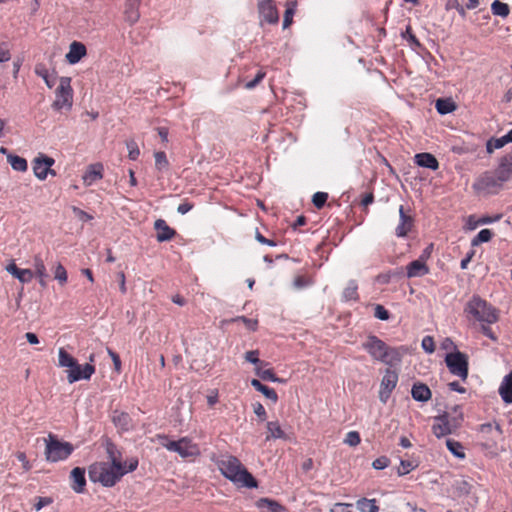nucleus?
I'll return each instance as SVG.
<instances>
[{"mask_svg":"<svg viewBox=\"0 0 512 512\" xmlns=\"http://www.w3.org/2000/svg\"><path fill=\"white\" fill-rule=\"evenodd\" d=\"M401 37L409 43L412 49L416 50L422 48V44L414 35L410 25L406 26L405 31L401 33Z\"/></svg>","mask_w":512,"mask_h":512,"instance_id":"obj_37","label":"nucleus"},{"mask_svg":"<svg viewBox=\"0 0 512 512\" xmlns=\"http://www.w3.org/2000/svg\"><path fill=\"white\" fill-rule=\"evenodd\" d=\"M494 236V233L490 229H482L478 232V234L471 240V245L473 247L479 246L482 243L489 242L492 237Z\"/></svg>","mask_w":512,"mask_h":512,"instance_id":"obj_39","label":"nucleus"},{"mask_svg":"<svg viewBox=\"0 0 512 512\" xmlns=\"http://www.w3.org/2000/svg\"><path fill=\"white\" fill-rule=\"evenodd\" d=\"M266 73L262 70H259L256 74V76L254 77V79H252L251 81H248L246 84H245V87L247 89H253L255 88L265 77Z\"/></svg>","mask_w":512,"mask_h":512,"instance_id":"obj_57","label":"nucleus"},{"mask_svg":"<svg viewBox=\"0 0 512 512\" xmlns=\"http://www.w3.org/2000/svg\"><path fill=\"white\" fill-rule=\"evenodd\" d=\"M255 238L259 243L264 244V245H268L271 247H275L277 245V243L274 240L267 239L259 231L256 232Z\"/></svg>","mask_w":512,"mask_h":512,"instance_id":"obj_63","label":"nucleus"},{"mask_svg":"<svg viewBox=\"0 0 512 512\" xmlns=\"http://www.w3.org/2000/svg\"><path fill=\"white\" fill-rule=\"evenodd\" d=\"M55 160L45 154H39L32 163L34 175L39 180H45L49 174V168L52 167Z\"/></svg>","mask_w":512,"mask_h":512,"instance_id":"obj_14","label":"nucleus"},{"mask_svg":"<svg viewBox=\"0 0 512 512\" xmlns=\"http://www.w3.org/2000/svg\"><path fill=\"white\" fill-rule=\"evenodd\" d=\"M155 167L158 171L167 170L169 167V161L164 151H157L154 154Z\"/></svg>","mask_w":512,"mask_h":512,"instance_id":"obj_44","label":"nucleus"},{"mask_svg":"<svg viewBox=\"0 0 512 512\" xmlns=\"http://www.w3.org/2000/svg\"><path fill=\"white\" fill-rule=\"evenodd\" d=\"M167 450L178 453L182 458L193 457L199 453L196 445L187 438L183 437L178 441H168L162 444Z\"/></svg>","mask_w":512,"mask_h":512,"instance_id":"obj_10","label":"nucleus"},{"mask_svg":"<svg viewBox=\"0 0 512 512\" xmlns=\"http://www.w3.org/2000/svg\"><path fill=\"white\" fill-rule=\"evenodd\" d=\"M421 345H422L423 350L427 353H433L435 351L434 340L431 336H425L422 339Z\"/></svg>","mask_w":512,"mask_h":512,"instance_id":"obj_55","label":"nucleus"},{"mask_svg":"<svg viewBox=\"0 0 512 512\" xmlns=\"http://www.w3.org/2000/svg\"><path fill=\"white\" fill-rule=\"evenodd\" d=\"M297 9V1L290 0L286 2V10L283 17V29L288 28L293 22V16Z\"/></svg>","mask_w":512,"mask_h":512,"instance_id":"obj_33","label":"nucleus"},{"mask_svg":"<svg viewBox=\"0 0 512 512\" xmlns=\"http://www.w3.org/2000/svg\"><path fill=\"white\" fill-rule=\"evenodd\" d=\"M446 446H447L448 450L457 458L462 459L465 457V453L463 451V446L461 445V443L451 440V439H448L446 441Z\"/></svg>","mask_w":512,"mask_h":512,"instance_id":"obj_45","label":"nucleus"},{"mask_svg":"<svg viewBox=\"0 0 512 512\" xmlns=\"http://www.w3.org/2000/svg\"><path fill=\"white\" fill-rule=\"evenodd\" d=\"M398 382V373L391 369H386L385 373L382 377L380 390H379V398L382 402H387L390 398V395L394 388L396 387Z\"/></svg>","mask_w":512,"mask_h":512,"instance_id":"obj_11","label":"nucleus"},{"mask_svg":"<svg viewBox=\"0 0 512 512\" xmlns=\"http://www.w3.org/2000/svg\"><path fill=\"white\" fill-rule=\"evenodd\" d=\"M87 54L86 46L78 41H73L69 46L66 54V61L71 64H77Z\"/></svg>","mask_w":512,"mask_h":512,"instance_id":"obj_17","label":"nucleus"},{"mask_svg":"<svg viewBox=\"0 0 512 512\" xmlns=\"http://www.w3.org/2000/svg\"><path fill=\"white\" fill-rule=\"evenodd\" d=\"M480 432L483 434H491L492 439H496L497 436L502 434L501 424L495 420L490 423L482 424L480 426Z\"/></svg>","mask_w":512,"mask_h":512,"instance_id":"obj_34","label":"nucleus"},{"mask_svg":"<svg viewBox=\"0 0 512 512\" xmlns=\"http://www.w3.org/2000/svg\"><path fill=\"white\" fill-rule=\"evenodd\" d=\"M350 506H351V504H347V503H336L330 511L331 512H352L348 509Z\"/></svg>","mask_w":512,"mask_h":512,"instance_id":"obj_64","label":"nucleus"},{"mask_svg":"<svg viewBox=\"0 0 512 512\" xmlns=\"http://www.w3.org/2000/svg\"><path fill=\"white\" fill-rule=\"evenodd\" d=\"M415 163L420 167L428 168L433 171L439 168V162L436 157L433 154L427 152L416 154Z\"/></svg>","mask_w":512,"mask_h":512,"instance_id":"obj_23","label":"nucleus"},{"mask_svg":"<svg viewBox=\"0 0 512 512\" xmlns=\"http://www.w3.org/2000/svg\"><path fill=\"white\" fill-rule=\"evenodd\" d=\"M260 25L264 23L276 25L279 22V13L274 0H260L257 5Z\"/></svg>","mask_w":512,"mask_h":512,"instance_id":"obj_9","label":"nucleus"},{"mask_svg":"<svg viewBox=\"0 0 512 512\" xmlns=\"http://www.w3.org/2000/svg\"><path fill=\"white\" fill-rule=\"evenodd\" d=\"M6 270L23 284L29 283L33 278V272L30 269H21L13 262L6 267Z\"/></svg>","mask_w":512,"mask_h":512,"instance_id":"obj_24","label":"nucleus"},{"mask_svg":"<svg viewBox=\"0 0 512 512\" xmlns=\"http://www.w3.org/2000/svg\"><path fill=\"white\" fill-rule=\"evenodd\" d=\"M107 353H108V355L110 356V358H111V360L113 362L114 370L117 373H120L121 369H122V363H121L120 356L115 351H113L110 348H107Z\"/></svg>","mask_w":512,"mask_h":512,"instance_id":"obj_54","label":"nucleus"},{"mask_svg":"<svg viewBox=\"0 0 512 512\" xmlns=\"http://www.w3.org/2000/svg\"><path fill=\"white\" fill-rule=\"evenodd\" d=\"M390 463V460L386 456H381L377 459H375L372 463V467L376 470H382L386 468Z\"/></svg>","mask_w":512,"mask_h":512,"instance_id":"obj_58","label":"nucleus"},{"mask_svg":"<svg viewBox=\"0 0 512 512\" xmlns=\"http://www.w3.org/2000/svg\"><path fill=\"white\" fill-rule=\"evenodd\" d=\"M435 108L440 115H446L454 112L457 105L452 98H439L435 102Z\"/></svg>","mask_w":512,"mask_h":512,"instance_id":"obj_28","label":"nucleus"},{"mask_svg":"<svg viewBox=\"0 0 512 512\" xmlns=\"http://www.w3.org/2000/svg\"><path fill=\"white\" fill-rule=\"evenodd\" d=\"M264 366L255 367V374L260 377L264 381L276 382L278 381V377L273 372L272 369H263Z\"/></svg>","mask_w":512,"mask_h":512,"instance_id":"obj_43","label":"nucleus"},{"mask_svg":"<svg viewBox=\"0 0 512 512\" xmlns=\"http://www.w3.org/2000/svg\"><path fill=\"white\" fill-rule=\"evenodd\" d=\"M228 322H242L249 331H255L258 327V321L256 319H251L246 316H237Z\"/></svg>","mask_w":512,"mask_h":512,"instance_id":"obj_46","label":"nucleus"},{"mask_svg":"<svg viewBox=\"0 0 512 512\" xmlns=\"http://www.w3.org/2000/svg\"><path fill=\"white\" fill-rule=\"evenodd\" d=\"M429 267L420 259L410 262L406 267L408 278L422 277L429 273Z\"/></svg>","mask_w":512,"mask_h":512,"instance_id":"obj_21","label":"nucleus"},{"mask_svg":"<svg viewBox=\"0 0 512 512\" xmlns=\"http://www.w3.org/2000/svg\"><path fill=\"white\" fill-rule=\"evenodd\" d=\"M503 183L495 172L486 171L474 181L472 188L478 194H496L502 188Z\"/></svg>","mask_w":512,"mask_h":512,"instance_id":"obj_7","label":"nucleus"},{"mask_svg":"<svg viewBox=\"0 0 512 512\" xmlns=\"http://www.w3.org/2000/svg\"><path fill=\"white\" fill-rule=\"evenodd\" d=\"M356 507L360 512H378L379 507L375 499L362 498L357 501Z\"/></svg>","mask_w":512,"mask_h":512,"instance_id":"obj_36","label":"nucleus"},{"mask_svg":"<svg viewBox=\"0 0 512 512\" xmlns=\"http://www.w3.org/2000/svg\"><path fill=\"white\" fill-rule=\"evenodd\" d=\"M67 379L69 383H74L79 380H88L95 373V366L86 363L84 365H80L76 362V365H73L68 371Z\"/></svg>","mask_w":512,"mask_h":512,"instance_id":"obj_13","label":"nucleus"},{"mask_svg":"<svg viewBox=\"0 0 512 512\" xmlns=\"http://www.w3.org/2000/svg\"><path fill=\"white\" fill-rule=\"evenodd\" d=\"M59 366L71 368L73 365H76L77 360L70 355L64 348L59 349Z\"/></svg>","mask_w":512,"mask_h":512,"instance_id":"obj_40","label":"nucleus"},{"mask_svg":"<svg viewBox=\"0 0 512 512\" xmlns=\"http://www.w3.org/2000/svg\"><path fill=\"white\" fill-rule=\"evenodd\" d=\"M465 312L475 320L488 325L499 319L498 310L478 295H474L466 304Z\"/></svg>","mask_w":512,"mask_h":512,"instance_id":"obj_4","label":"nucleus"},{"mask_svg":"<svg viewBox=\"0 0 512 512\" xmlns=\"http://www.w3.org/2000/svg\"><path fill=\"white\" fill-rule=\"evenodd\" d=\"M362 348L372 357L373 360L382 362L388 366L400 364L406 348L388 346L376 335L370 334L362 343Z\"/></svg>","mask_w":512,"mask_h":512,"instance_id":"obj_1","label":"nucleus"},{"mask_svg":"<svg viewBox=\"0 0 512 512\" xmlns=\"http://www.w3.org/2000/svg\"><path fill=\"white\" fill-rule=\"evenodd\" d=\"M413 224V218L407 215L404 211V206L401 205L399 207V224L395 229V233L397 237H406L410 232Z\"/></svg>","mask_w":512,"mask_h":512,"instance_id":"obj_18","label":"nucleus"},{"mask_svg":"<svg viewBox=\"0 0 512 512\" xmlns=\"http://www.w3.org/2000/svg\"><path fill=\"white\" fill-rule=\"evenodd\" d=\"M267 430L268 435L266 437V440H269L270 438L274 439H287V435L282 430L281 425L278 421H270L267 423Z\"/></svg>","mask_w":512,"mask_h":512,"instance_id":"obj_31","label":"nucleus"},{"mask_svg":"<svg viewBox=\"0 0 512 512\" xmlns=\"http://www.w3.org/2000/svg\"><path fill=\"white\" fill-rule=\"evenodd\" d=\"M502 218V214H496L494 216L484 215L478 218V223L481 225H487L499 221Z\"/></svg>","mask_w":512,"mask_h":512,"instance_id":"obj_59","label":"nucleus"},{"mask_svg":"<svg viewBox=\"0 0 512 512\" xmlns=\"http://www.w3.org/2000/svg\"><path fill=\"white\" fill-rule=\"evenodd\" d=\"M499 394L505 403H512V370L503 378Z\"/></svg>","mask_w":512,"mask_h":512,"instance_id":"obj_25","label":"nucleus"},{"mask_svg":"<svg viewBox=\"0 0 512 512\" xmlns=\"http://www.w3.org/2000/svg\"><path fill=\"white\" fill-rule=\"evenodd\" d=\"M218 467L221 473L236 485L247 488L257 487L255 478L236 457H222L218 461Z\"/></svg>","mask_w":512,"mask_h":512,"instance_id":"obj_2","label":"nucleus"},{"mask_svg":"<svg viewBox=\"0 0 512 512\" xmlns=\"http://www.w3.org/2000/svg\"><path fill=\"white\" fill-rule=\"evenodd\" d=\"M309 285H310V281L302 275L295 277V279L293 281V286L297 289H302Z\"/></svg>","mask_w":512,"mask_h":512,"instance_id":"obj_60","label":"nucleus"},{"mask_svg":"<svg viewBox=\"0 0 512 512\" xmlns=\"http://www.w3.org/2000/svg\"><path fill=\"white\" fill-rule=\"evenodd\" d=\"M485 324L486 323H482L481 325L482 334L491 339L492 341L496 342L498 340L497 335L492 331V329L488 325Z\"/></svg>","mask_w":512,"mask_h":512,"instance_id":"obj_62","label":"nucleus"},{"mask_svg":"<svg viewBox=\"0 0 512 512\" xmlns=\"http://www.w3.org/2000/svg\"><path fill=\"white\" fill-rule=\"evenodd\" d=\"M103 178V165L101 163L92 164L83 176V180L87 185H91L96 180Z\"/></svg>","mask_w":512,"mask_h":512,"instance_id":"obj_27","label":"nucleus"},{"mask_svg":"<svg viewBox=\"0 0 512 512\" xmlns=\"http://www.w3.org/2000/svg\"><path fill=\"white\" fill-rule=\"evenodd\" d=\"M259 355V350H250L244 354V359L255 367L268 366L267 362L260 360Z\"/></svg>","mask_w":512,"mask_h":512,"instance_id":"obj_42","label":"nucleus"},{"mask_svg":"<svg viewBox=\"0 0 512 512\" xmlns=\"http://www.w3.org/2000/svg\"><path fill=\"white\" fill-rule=\"evenodd\" d=\"M113 422L114 425L122 431L129 429V418H113Z\"/></svg>","mask_w":512,"mask_h":512,"instance_id":"obj_61","label":"nucleus"},{"mask_svg":"<svg viewBox=\"0 0 512 512\" xmlns=\"http://www.w3.org/2000/svg\"><path fill=\"white\" fill-rule=\"evenodd\" d=\"M102 446L106 450L110 463L114 464V467L122 466V454L109 438L103 439Z\"/></svg>","mask_w":512,"mask_h":512,"instance_id":"obj_20","label":"nucleus"},{"mask_svg":"<svg viewBox=\"0 0 512 512\" xmlns=\"http://www.w3.org/2000/svg\"><path fill=\"white\" fill-rule=\"evenodd\" d=\"M140 0H127L125 5V17L126 21L130 24H134L140 17L139 13Z\"/></svg>","mask_w":512,"mask_h":512,"instance_id":"obj_26","label":"nucleus"},{"mask_svg":"<svg viewBox=\"0 0 512 512\" xmlns=\"http://www.w3.org/2000/svg\"><path fill=\"white\" fill-rule=\"evenodd\" d=\"M454 348H456L454 346ZM445 363L449 372L465 381L469 372V358L468 355L455 349V351L447 353L445 356Z\"/></svg>","mask_w":512,"mask_h":512,"instance_id":"obj_5","label":"nucleus"},{"mask_svg":"<svg viewBox=\"0 0 512 512\" xmlns=\"http://www.w3.org/2000/svg\"><path fill=\"white\" fill-rule=\"evenodd\" d=\"M374 316L379 320L386 321L390 318V313L383 305L377 304L374 308Z\"/></svg>","mask_w":512,"mask_h":512,"instance_id":"obj_52","label":"nucleus"},{"mask_svg":"<svg viewBox=\"0 0 512 512\" xmlns=\"http://www.w3.org/2000/svg\"><path fill=\"white\" fill-rule=\"evenodd\" d=\"M257 508L262 512H282L284 508L277 501L269 498H260L256 502Z\"/></svg>","mask_w":512,"mask_h":512,"instance_id":"obj_29","label":"nucleus"},{"mask_svg":"<svg viewBox=\"0 0 512 512\" xmlns=\"http://www.w3.org/2000/svg\"><path fill=\"white\" fill-rule=\"evenodd\" d=\"M411 395L412 398L417 402H426L431 398L432 393L426 384L422 382H416L412 386Z\"/></svg>","mask_w":512,"mask_h":512,"instance_id":"obj_22","label":"nucleus"},{"mask_svg":"<svg viewBox=\"0 0 512 512\" xmlns=\"http://www.w3.org/2000/svg\"><path fill=\"white\" fill-rule=\"evenodd\" d=\"M251 385L259 392H261L266 398L272 400L273 402H276L278 399L277 393L273 388L268 387L267 385H264L260 380L258 379H252Z\"/></svg>","mask_w":512,"mask_h":512,"instance_id":"obj_30","label":"nucleus"},{"mask_svg":"<svg viewBox=\"0 0 512 512\" xmlns=\"http://www.w3.org/2000/svg\"><path fill=\"white\" fill-rule=\"evenodd\" d=\"M54 277L60 284L67 282V271L62 264H58L55 268Z\"/></svg>","mask_w":512,"mask_h":512,"instance_id":"obj_53","label":"nucleus"},{"mask_svg":"<svg viewBox=\"0 0 512 512\" xmlns=\"http://www.w3.org/2000/svg\"><path fill=\"white\" fill-rule=\"evenodd\" d=\"M328 199V193L316 192L312 197V203L317 209H321L325 206Z\"/></svg>","mask_w":512,"mask_h":512,"instance_id":"obj_51","label":"nucleus"},{"mask_svg":"<svg viewBox=\"0 0 512 512\" xmlns=\"http://www.w3.org/2000/svg\"><path fill=\"white\" fill-rule=\"evenodd\" d=\"M7 160L9 162V164L11 165V167L15 171L25 172L28 169L27 161L23 157H20L18 155L9 154L7 156Z\"/></svg>","mask_w":512,"mask_h":512,"instance_id":"obj_35","label":"nucleus"},{"mask_svg":"<svg viewBox=\"0 0 512 512\" xmlns=\"http://www.w3.org/2000/svg\"><path fill=\"white\" fill-rule=\"evenodd\" d=\"M34 73L43 79L48 88L51 89L55 86L57 81V72L55 69L50 72L44 63L39 62L36 63L34 67Z\"/></svg>","mask_w":512,"mask_h":512,"instance_id":"obj_16","label":"nucleus"},{"mask_svg":"<svg viewBox=\"0 0 512 512\" xmlns=\"http://www.w3.org/2000/svg\"><path fill=\"white\" fill-rule=\"evenodd\" d=\"M35 272L37 277L39 278V283L42 287L46 286V278L48 274L46 272V267L44 262L40 258H35Z\"/></svg>","mask_w":512,"mask_h":512,"instance_id":"obj_41","label":"nucleus"},{"mask_svg":"<svg viewBox=\"0 0 512 512\" xmlns=\"http://www.w3.org/2000/svg\"><path fill=\"white\" fill-rule=\"evenodd\" d=\"M342 299L343 301H357L359 299L358 285L355 280L348 282L347 287L343 290Z\"/></svg>","mask_w":512,"mask_h":512,"instance_id":"obj_32","label":"nucleus"},{"mask_svg":"<svg viewBox=\"0 0 512 512\" xmlns=\"http://www.w3.org/2000/svg\"><path fill=\"white\" fill-rule=\"evenodd\" d=\"M60 84L55 91L56 99L52 103V108L55 111L62 109L71 110L73 105V89L71 87V78L61 77Z\"/></svg>","mask_w":512,"mask_h":512,"instance_id":"obj_6","label":"nucleus"},{"mask_svg":"<svg viewBox=\"0 0 512 512\" xmlns=\"http://www.w3.org/2000/svg\"><path fill=\"white\" fill-rule=\"evenodd\" d=\"M71 488L76 493H83L86 486L85 469L75 467L70 472Z\"/></svg>","mask_w":512,"mask_h":512,"instance_id":"obj_19","label":"nucleus"},{"mask_svg":"<svg viewBox=\"0 0 512 512\" xmlns=\"http://www.w3.org/2000/svg\"><path fill=\"white\" fill-rule=\"evenodd\" d=\"M417 467V464H415L412 461L409 460H401L400 466L397 469L398 476H404L414 470Z\"/></svg>","mask_w":512,"mask_h":512,"instance_id":"obj_49","label":"nucleus"},{"mask_svg":"<svg viewBox=\"0 0 512 512\" xmlns=\"http://www.w3.org/2000/svg\"><path fill=\"white\" fill-rule=\"evenodd\" d=\"M432 430L436 437H444L455 432L460 426V418H435Z\"/></svg>","mask_w":512,"mask_h":512,"instance_id":"obj_12","label":"nucleus"},{"mask_svg":"<svg viewBox=\"0 0 512 512\" xmlns=\"http://www.w3.org/2000/svg\"><path fill=\"white\" fill-rule=\"evenodd\" d=\"M491 11L494 15L506 18L510 13V8L507 3L499 0H494L491 4Z\"/></svg>","mask_w":512,"mask_h":512,"instance_id":"obj_38","label":"nucleus"},{"mask_svg":"<svg viewBox=\"0 0 512 512\" xmlns=\"http://www.w3.org/2000/svg\"><path fill=\"white\" fill-rule=\"evenodd\" d=\"M154 229L157 231L158 242L169 241L176 235V230L171 228L164 219H157L154 222Z\"/></svg>","mask_w":512,"mask_h":512,"instance_id":"obj_15","label":"nucleus"},{"mask_svg":"<svg viewBox=\"0 0 512 512\" xmlns=\"http://www.w3.org/2000/svg\"><path fill=\"white\" fill-rule=\"evenodd\" d=\"M126 147L128 150L129 159L133 161L137 160L140 155V150L136 141L133 139L127 140Z\"/></svg>","mask_w":512,"mask_h":512,"instance_id":"obj_47","label":"nucleus"},{"mask_svg":"<svg viewBox=\"0 0 512 512\" xmlns=\"http://www.w3.org/2000/svg\"><path fill=\"white\" fill-rule=\"evenodd\" d=\"M72 211L74 213V215L81 221L83 222H88L90 220L93 219V216L88 214L87 212H85L84 210L76 207V206H73L72 207Z\"/></svg>","mask_w":512,"mask_h":512,"instance_id":"obj_56","label":"nucleus"},{"mask_svg":"<svg viewBox=\"0 0 512 512\" xmlns=\"http://www.w3.org/2000/svg\"><path fill=\"white\" fill-rule=\"evenodd\" d=\"M73 446L68 442H60L53 435L49 434L46 441L45 455L46 459L51 462H57L68 458L72 453Z\"/></svg>","mask_w":512,"mask_h":512,"instance_id":"obj_8","label":"nucleus"},{"mask_svg":"<svg viewBox=\"0 0 512 512\" xmlns=\"http://www.w3.org/2000/svg\"><path fill=\"white\" fill-rule=\"evenodd\" d=\"M506 145L503 137L490 138L486 143V151L491 154L495 149H500Z\"/></svg>","mask_w":512,"mask_h":512,"instance_id":"obj_48","label":"nucleus"},{"mask_svg":"<svg viewBox=\"0 0 512 512\" xmlns=\"http://www.w3.org/2000/svg\"><path fill=\"white\" fill-rule=\"evenodd\" d=\"M361 441L360 435L357 431H350L346 434L343 439V443L350 446L356 447Z\"/></svg>","mask_w":512,"mask_h":512,"instance_id":"obj_50","label":"nucleus"},{"mask_svg":"<svg viewBox=\"0 0 512 512\" xmlns=\"http://www.w3.org/2000/svg\"><path fill=\"white\" fill-rule=\"evenodd\" d=\"M124 475L125 471L122 466L114 467V464L107 462H96L88 468L89 479L104 487L114 486Z\"/></svg>","mask_w":512,"mask_h":512,"instance_id":"obj_3","label":"nucleus"}]
</instances>
